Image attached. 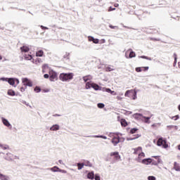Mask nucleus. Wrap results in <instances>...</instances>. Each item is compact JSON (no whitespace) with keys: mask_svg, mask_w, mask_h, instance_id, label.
Wrapping results in <instances>:
<instances>
[{"mask_svg":"<svg viewBox=\"0 0 180 180\" xmlns=\"http://www.w3.org/2000/svg\"><path fill=\"white\" fill-rule=\"evenodd\" d=\"M153 158H155V160H158V162H155L154 159L147 158L143 159L141 162L142 164H144V165H150V164L151 163L152 165H158V164H162V160L160 158V156H153Z\"/></svg>","mask_w":180,"mask_h":180,"instance_id":"obj_1","label":"nucleus"},{"mask_svg":"<svg viewBox=\"0 0 180 180\" xmlns=\"http://www.w3.org/2000/svg\"><path fill=\"white\" fill-rule=\"evenodd\" d=\"M134 154H136L138 155V158H136V161L138 162H142L143 158L146 157V154L143 153V148L141 147H138L134 149Z\"/></svg>","mask_w":180,"mask_h":180,"instance_id":"obj_2","label":"nucleus"},{"mask_svg":"<svg viewBox=\"0 0 180 180\" xmlns=\"http://www.w3.org/2000/svg\"><path fill=\"white\" fill-rule=\"evenodd\" d=\"M74 78V73H61L59 79L63 82H68Z\"/></svg>","mask_w":180,"mask_h":180,"instance_id":"obj_3","label":"nucleus"},{"mask_svg":"<svg viewBox=\"0 0 180 180\" xmlns=\"http://www.w3.org/2000/svg\"><path fill=\"white\" fill-rule=\"evenodd\" d=\"M49 74V81H51V82H56V81L58 79L57 72H56L54 70L50 69Z\"/></svg>","mask_w":180,"mask_h":180,"instance_id":"obj_4","label":"nucleus"},{"mask_svg":"<svg viewBox=\"0 0 180 180\" xmlns=\"http://www.w3.org/2000/svg\"><path fill=\"white\" fill-rule=\"evenodd\" d=\"M91 88H94L95 91L102 89V87L99 86V85L91 82H87L86 84V89H91Z\"/></svg>","mask_w":180,"mask_h":180,"instance_id":"obj_5","label":"nucleus"},{"mask_svg":"<svg viewBox=\"0 0 180 180\" xmlns=\"http://www.w3.org/2000/svg\"><path fill=\"white\" fill-rule=\"evenodd\" d=\"M158 146L159 147H162L163 148H168V144H167V141L160 138L158 141Z\"/></svg>","mask_w":180,"mask_h":180,"instance_id":"obj_6","label":"nucleus"},{"mask_svg":"<svg viewBox=\"0 0 180 180\" xmlns=\"http://www.w3.org/2000/svg\"><path fill=\"white\" fill-rule=\"evenodd\" d=\"M22 82L25 86H30V87L33 86V83L28 78H26V77L22 78Z\"/></svg>","mask_w":180,"mask_h":180,"instance_id":"obj_7","label":"nucleus"},{"mask_svg":"<svg viewBox=\"0 0 180 180\" xmlns=\"http://www.w3.org/2000/svg\"><path fill=\"white\" fill-rule=\"evenodd\" d=\"M125 57H126V58H133L136 57V53H134V51H131V49H129L125 53Z\"/></svg>","mask_w":180,"mask_h":180,"instance_id":"obj_8","label":"nucleus"},{"mask_svg":"<svg viewBox=\"0 0 180 180\" xmlns=\"http://www.w3.org/2000/svg\"><path fill=\"white\" fill-rule=\"evenodd\" d=\"M6 159L8 160V161H14V160H19V157L14 155L12 153H7Z\"/></svg>","mask_w":180,"mask_h":180,"instance_id":"obj_9","label":"nucleus"},{"mask_svg":"<svg viewBox=\"0 0 180 180\" xmlns=\"http://www.w3.org/2000/svg\"><path fill=\"white\" fill-rule=\"evenodd\" d=\"M110 157H114V160H115V161H119L121 158L120 155H119V152H112L110 153Z\"/></svg>","mask_w":180,"mask_h":180,"instance_id":"obj_10","label":"nucleus"},{"mask_svg":"<svg viewBox=\"0 0 180 180\" xmlns=\"http://www.w3.org/2000/svg\"><path fill=\"white\" fill-rule=\"evenodd\" d=\"M1 122L3 124L6 126V127H12V124H11V122H9V121L7 119L1 117Z\"/></svg>","mask_w":180,"mask_h":180,"instance_id":"obj_11","label":"nucleus"},{"mask_svg":"<svg viewBox=\"0 0 180 180\" xmlns=\"http://www.w3.org/2000/svg\"><path fill=\"white\" fill-rule=\"evenodd\" d=\"M132 116H133V118L136 119V120H143V119L144 117V116H143L140 113L134 114Z\"/></svg>","mask_w":180,"mask_h":180,"instance_id":"obj_12","label":"nucleus"},{"mask_svg":"<svg viewBox=\"0 0 180 180\" xmlns=\"http://www.w3.org/2000/svg\"><path fill=\"white\" fill-rule=\"evenodd\" d=\"M7 82L12 86H14V88H16V85L15 84V78H8Z\"/></svg>","mask_w":180,"mask_h":180,"instance_id":"obj_13","label":"nucleus"},{"mask_svg":"<svg viewBox=\"0 0 180 180\" xmlns=\"http://www.w3.org/2000/svg\"><path fill=\"white\" fill-rule=\"evenodd\" d=\"M51 131H57L60 130V125L58 124H53L52 127L50 128Z\"/></svg>","mask_w":180,"mask_h":180,"instance_id":"obj_14","label":"nucleus"},{"mask_svg":"<svg viewBox=\"0 0 180 180\" xmlns=\"http://www.w3.org/2000/svg\"><path fill=\"white\" fill-rule=\"evenodd\" d=\"M112 143L113 146H117V144H119V143H120V139H119V138H117V137H114L112 139Z\"/></svg>","mask_w":180,"mask_h":180,"instance_id":"obj_15","label":"nucleus"},{"mask_svg":"<svg viewBox=\"0 0 180 180\" xmlns=\"http://www.w3.org/2000/svg\"><path fill=\"white\" fill-rule=\"evenodd\" d=\"M131 95V96H132L133 101H136V99H137V91L136 90L132 89V93Z\"/></svg>","mask_w":180,"mask_h":180,"instance_id":"obj_16","label":"nucleus"},{"mask_svg":"<svg viewBox=\"0 0 180 180\" xmlns=\"http://www.w3.org/2000/svg\"><path fill=\"white\" fill-rule=\"evenodd\" d=\"M0 179L1 180H11V177H9V176L4 175L0 173Z\"/></svg>","mask_w":180,"mask_h":180,"instance_id":"obj_17","label":"nucleus"},{"mask_svg":"<svg viewBox=\"0 0 180 180\" xmlns=\"http://www.w3.org/2000/svg\"><path fill=\"white\" fill-rule=\"evenodd\" d=\"M20 50L22 53H27L30 49H29V46H23L22 47L20 48Z\"/></svg>","mask_w":180,"mask_h":180,"instance_id":"obj_18","label":"nucleus"},{"mask_svg":"<svg viewBox=\"0 0 180 180\" xmlns=\"http://www.w3.org/2000/svg\"><path fill=\"white\" fill-rule=\"evenodd\" d=\"M88 179H95V174H94V172H89L87 174Z\"/></svg>","mask_w":180,"mask_h":180,"instance_id":"obj_19","label":"nucleus"},{"mask_svg":"<svg viewBox=\"0 0 180 180\" xmlns=\"http://www.w3.org/2000/svg\"><path fill=\"white\" fill-rule=\"evenodd\" d=\"M7 94L9 96H15V95H16V93L15 92V91H13L12 89H8L7 91Z\"/></svg>","mask_w":180,"mask_h":180,"instance_id":"obj_20","label":"nucleus"},{"mask_svg":"<svg viewBox=\"0 0 180 180\" xmlns=\"http://www.w3.org/2000/svg\"><path fill=\"white\" fill-rule=\"evenodd\" d=\"M133 92V89L128 90L125 92L124 96L127 98H131V93Z\"/></svg>","mask_w":180,"mask_h":180,"instance_id":"obj_21","label":"nucleus"},{"mask_svg":"<svg viewBox=\"0 0 180 180\" xmlns=\"http://www.w3.org/2000/svg\"><path fill=\"white\" fill-rule=\"evenodd\" d=\"M50 171L52 172H60V168L57 166H54L53 167L50 169Z\"/></svg>","mask_w":180,"mask_h":180,"instance_id":"obj_22","label":"nucleus"},{"mask_svg":"<svg viewBox=\"0 0 180 180\" xmlns=\"http://www.w3.org/2000/svg\"><path fill=\"white\" fill-rule=\"evenodd\" d=\"M83 79L84 82H88V81H91V79H92V76L91 75L85 76L83 77Z\"/></svg>","mask_w":180,"mask_h":180,"instance_id":"obj_23","label":"nucleus"},{"mask_svg":"<svg viewBox=\"0 0 180 180\" xmlns=\"http://www.w3.org/2000/svg\"><path fill=\"white\" fill-rule=\"evenodd\" d=\"M174 168L175 171L180 172V166L178 165V163H176V162H174Z\"/></svg>","mask_w":180,"mask_h":180,"instance_id":"obj_24","label":"nucleus"},{"mask_svg":"<svg viewBox=\"0 0 180 180\" xmlns=\"http://www.w3.org/2000/svg\"><path fill=\"white\" fill-rule=\"evenodd\" d=\"M44 54V52H43L42 50H39L37 52L36 56L37 57H43Z\"/></svg>","mask_w":180,"mask_h":180,"instance_id":"obj_25","label":"nucleus"},{"mask_svg":"<svg viewBox=\"0 0 180 180\" xmlns=\"http://www.w3.org/2000/svg\"><path fill=\"white\" fill-rule=\"evenodd\" d=\"M123 93H120L117 96H116V99L117 101H123Z\"/></svg>","mask_w":180,"mask_h":180,"instance_id":"obj_26","label":"nucleus"},{"mask_svg":"<svg viewBox=\"0 0 180 180\" xmlns=\"http://www.w3.org/2000/svg\"><path fill=\"white\" fill-rule=\"evenodd\" d=\"M160 126H161V123L160 122H158V123H154L151 125V127H153V129H158V127H160Z\"/></svg>","mask_w":180,"mask_h":180,"instance_id":"obj_27","label":"nucleus"},{"mask_svg":"<svg viewBox=\"0 0 180 180\" xmlns=\"http://www.w3.org/2000/svg\"><path fill=\"white\" fill-rule=\"evenodd\" d=\"M0 148H2V150H8L9 146L8 145H4L2 143H0Z\"/></svg>","mask_w":180,"mask_h":180,"instance_id":"obj_28","label":"nucleus"},{"mask_svg":"<svg viewBox=\"0 0 180 180\" xmlns=\"http://www.w3.org/2000/svg\"><path fill=\"white\" fill-rule=\"evenodd\" d=\"M99 91H102L103 92H107L108 94L109 92H110V89L101 87V89H100Z\"/></svg>","mask_w":180,"mask_h":180,"instance_id":"obj_29","label":"nucleus"},{"mask_svg":"<svg viewBox=\"0 0 180 180\" xmlns=\"http://www.w3.org/2000/svg\"><path fill=\"white\" fill-rule=\"evenodd\" d=\"M84 163H77V169L81 170L84 168Z\"/></svg>","mask_w":180,"mask_h":180,"instance_id":"obj_30","label":"nucleus"},{"mask_svg":"<svg viewBox=\"0 0 180 180\" xmlns=\"http://www.w3.org/2000/svg\"><path fill=\"white\" fill-rule=\"evenodd\" d=\"M106 71L110 72V71H113L115 70V68H113V66H107L105 68Z\"/></svg>","mask_w":180,"mask_h":180,"instance_id":"obj_31","label":"nucleus"},{"mask_svg":"<svg viewBox=\"0 0 180 180\" xmlns=\"http://www.w3.org/2000/svg\"><path fill=\"white\" fill-rule=\"evenodd\" d=\"M143 119H145V123H148L149 124L150 120L151 119V117H144Z\"/></svg>","mask_w":180,"mask_h":180,"instance_id":"obj_32","label":"nucleus"},{"mask_svg":"<svg viewBox=\"0 0 180 180\" xmlns=\"http://www.w3.org/2000/svg\"><path fill=\"white\" fill-rule=\"evenodd\" d=\"M121 125L123 126L124 127H126V126H127V122H126L125 120H121Z\"/></svg>","mask_w":180,"mask_h":180,"instance_id":"obj_33","label":"nucleus"},{"mask_svg":"<svg viewBox=\"0 0 180 180\" xmlns=\"http://www.w3.org/2000/svg\"><path fill=\"white\" fill-rule=\"evenodd\" d=\"M24 57L25 60H32L33 58V57H32L31 55H25Z\"/></svg>","mask_w":180,"mask_h":180,"instance_id":"obj_34","label":"nucleus"},{"mask_svg":"<svg viewBox=\"0 0 180 180\" xmlns=\"http://www.w3.org/2000/svg\"><path fill=\"white\" fill-rule=\"evenodd\" d=\"M98 108H99V109H103V108H105V104L102 103H99L97 104Z\"/></svg>","mask_w":180,"mask_h":180,"instance_id":"obj_35","label":"nucleus"},{"mask_svg":"<svg viewBox=\"0 0 180 180\" xmlns=\"http://www.w3.org/2000/svg\"><path fill=\"white\" fill-rule=\"evenodd\" d=\"M34 91L35 92H37V94H39V92H41V89H40V87H39V86H36V87L34 88Z\"/></svg>","mask_w":180,"mask_h":180,"instance_id":"obj_36","label":"nucleus"},{"mask_svg":"<svg viewBox=\"0 0 180 180\" xmlns=\"http://www.w3.org/2000/svg\"><path fill=\"white\" fill-rule=\"evenodd\" d=\"M139 58H144L145 60H148L149 61H151V58H148L146 56H139Z\"/></svg>","mask_w":180,"mask_h":180,"instance_id":"obj_37","label":"nucleus"},{"mask_svg":"<svg viewBox=\"0 0 180 180\" xmlns=\"http://www.w3.org/2000/svg\"><path fill=\"white\" fill-rule=\"evenodd\" d=\"M94 137H96V139H103L104 140H106V139H108V137L105 136H95Z\"/></svg>","mask_w":180,"mask_h":180,"instance_id":"obj_38","label":"nucleus"},{"mask_svg":"<svg viewBox=\"0 0 180 180\" xmlns=\"http://www.w3.org/2000/svg\"><path fill=\"white\" fill-rule=\"evenodd\" d=\"M148 180H157V179L154 176H148Z\"/></svg>","mask_w":180,"mask_h":180,"instance_id":"obj_39","label":"nucleus"},{"mask_svg":"<svg viewBox=\"0 0 180 180\" xmlns=\"http://www.w3.org/2000/svg\"><path fill=\"white\" fill-rule=\"evenodd\" d=\"M171 119L172 120H178V119H179V115H176V116L172 117Z\"/></svg>","mask_w":180,"mask_h":180,"instance_id":"obj_40","label":"nucleus"},{"mask_svg":"<svg viewBox=\"0 0 180 180\" xmlns=\"http://www.w3.org/2000/svg\"><path fill=\"white\" fill-rule=\"evenodd\" d=\"M135 70L136 72H141V71H143V68H136Z\"/></svg>","mask_w":180,"mask_h":180,"instance_id":"obj_41","label":"nucleus"},{"mask_svg":"<svg viewBox=\"0 0 180 180\" xmlns=\"http://www.w3.org/2000/svg\"><path fill=\"white\" fill-rule=\"evenodd\" d=\"M8 77H1V78H0V81H4L5 82H8Z\"/></svg>","mask_w":180,"mask_h":180,"instance_id":"obj_42","label":"nucleus"},{"mask_svg":"<svg viewBox=\"0 0 180 180\" xmlns=\"http://www.w3.org/2000/svg\"><path fill=\"white\" fill-rule=\"evenodd\" d=\"M108 94H111V95H117V93H116V91H111L110 89V91H108Z\"/></svg>","mask_w":180,"mask_h":180,"instance_id":"obj_43","label":"nucleus"},{"mask_svg":"<svg viewBox=\"0 0 180 180\" xmlns=\"http://www.w3.org/2000/svg\"><path fill=\"white\" fill-rule=\"evenodd\" d=\"M136 131H137V129L134 128V129H131L130 133L131 134H134V133H136Z\"/></svg>","mask_w":180,"mask_h":180,"instance_id":"obj_44","label":"nucleus"},{"mask_svg":"<svg viewBox=\"0 0 180 180\" xmlns=\"http://www.w3.org/2000/svg\"><path fill=\"white\" fill-rule=\"evenodd\" d=\"M42 68H43V72H46L44 70H46V68H49V65H46V64L44 65Z\"/></svg>","mask_w":180,"mask_h":180,"instance_id":"obj_45","label":"nucleus"},{"mask_svg":"<svg viewBox=\"0 0 180 180\" xmlns=\"http://www.w3.org/2000/svg\"><path fill=\"white\" fill-rule=\"evenodd\" d=\"M19 83H20L19 79L15 78V84L16 86H18V85H19Z\"/></svg>","mask_w":180,"mask_h":180,"instance_id":"obj_46","label":"nucleus"},{"mask_svg":"<svg viewBox=\"0 0 180 180\" xmlns=\"http://www.w3.org/2000/svg\"><path fill=\"white\" fill-rule=\"evenodd\" d=\"M93 42H94L95 44H98V43H99V39L94 38V39H93Z\"/></svg>","mask_w":180,"mask_h":180,"instance_id":"obj_47","label":"nucleus"},{"mask_svg":"<svg viewBox=\"0 0 180 180\" xmlns=\"http://www.w3.org/2000/svg\"><path fill=\"white\" fill-rule=\"evenodd\" d=\"M139 137H134V138H127V141H131V140H136Z\"/></svg>","mask_w":180,"mask_h":180,"instance_id":"obj_48","label":"nucleus"},{"mask_svg":"<svg viewBox=\"0 0 180 180\" xmlns=\"http://www.w3.org/2000/svg\"><path fill=\"white\" fill-rule=\"evenodd\" d=\"M59 172H61L62 174H67V170L59 169Z\"/></svg>","mask_w":180,"mask_h":180,"instance_id":"obj_49","label":"nucleus"},{"mask_svg":"<svg viewBox=\"0 0 180 180\" xmlns=\"http://www.w3.org/2000/svg\"><path fill=\"white\" fill-rule=\"evenodd\" d=\"M33 64H36L37 65H39L40 63L37 61V60H34V59L32 60Z\"/></svg>","mask_w":180,"mask_h":180,"instance_id":"obj_50","label":"nucleus"},{"mask_svg":"<svg viewBox=\"0 0 180 180\" xmlns=\"http://www.w3.org/2000/svg\"><path fill=\"white\" fill-rule=\"evenodd\" d=\"M44 77L46 79H48V78H50V75H49V74H45V75H44Z\"/></svg>","mask_w":180,"mask_h":180,"instance_id":"obj_51","label":"nucleus"},{"mask_svg":"<svg viewBox=\"0 0 180 180\" xmlns=\"http://www.w3.org/2000/svg\"><path fill=\"white\" fill-rule=\"evenodd\" d=\"M94 179H95V180H101V177L99 176H98V174L95 175Z\"/></svg>","mask_w":180,"mask_h":180,"instance_id":"obj_52","label":"nucleus"},{"mask_svg":"<svg viewBox=\"0 0 180 180\" xmlns=\"http://www.w3.org/2000/svg\"><path fill=\"white\" fill-rule=\"evenodd\" d=\"M148 67H142V71H148Z\"/></svg>","mask_w":180,"mask_h":180,"instance_id":"obj_53","label":"nucleus"},{"mask_svg":"<svg viewBox=\"0 0 180 180\" xmlns=\"http://www.w3.org/2000/svg\"><path fill=\"white\" fill-rule=\"evenodd\" d=\"M94 37H89V41H94Z\"/></svg>","mask_w":180,"mask_h":180,"instance_id":"obj_54","label":"nucleus"},{"mask_svg":"<svg viewBox=\"0 0 180 180\" xmlns=\"http://www.w3.org/2000/svg\"><path fill=\"white\" fill-rule=\"evenodd\" d=\"M40 27H41V29H46V30H49V27H44V26H43V25H41Z\"/></svg>","mask_w":180,"mask_h":180,"instance_id":"obj_55","label":"nucleus"},{"mask_svg":"<svg viewBox=\"0 0 180 180\" xmlns=\"http://www.w3.org/2000/svg\"><path fill=\"white\" fill-rule=\"evenodd\" d=\"M20 92H25V89L24 87H21V88L20 89Z\"/></svg>","mask_w":180,"mask_h":180,"instance_id":"obj_56","label":"nucleus"},{"mask_svg":"<svg viewBox=\"0 0 180 180\" xmlns=\"http://www.w3.org/2000/svg\"><path fill=\"white\" fill-rule=\"evenodd\" d=\"M116 8H112V7H110V9L108 10L109 12L112 11H115Z\"/></svg>","mask_w":180,"mask_h":180,"instance_id":"obj_57","label":"nucleus"},{"mask_svg":"<svg viewBox=\"0 0 180 180\" xmlns=\"http://www.w3.org/2000/svg\"><path fill=\"white\" fill-rule=\"evenodd\" d=\"M174 64H176V54H174Z\"/></svg>","mask_w":180,"mask_h":180,"instance_id":"obj_58","label":"nucleus"},{"mask_svg":"<svg viewBox=\"0 0 180 180\" xmlns=\"http://www.w3.org/2000/svg\"><path fill=\"white\" fill-rule=\"evenodd\" d=\"M58 162H59V164H61L62 165H64V162H63L62 160H59Z\"/></svg>","mask_w":180,"mask_h":180,"instance_id":"obj_59","label":"nucleus"},{"mask_svg":"<svg viewBox=\"0 0 180 180\" xmlns=\"http://www.w3.org/2000/svg\"><path fill=\"white\" fill-rule=\"evenodd\" d=\"M68 56H70V53H66L65 55L64 56V58L68 57Z\"/></svg>","mask_w":180,"mask_h":180,"instance_id":"obj_60","label":"nucleus"},{"mask_svg":"<svg viewBox=\"0 0 180 180\" xmlns=\"http://www.w3.org/2000/svg\"><path fill=\"white\" fill-rule=\"evenodd\" d=\"M37 60L38 61V63L40 64V63H41V59H37Z\"/></svg>","mask_w":180,"mask_h":180,"instance_id":"obj_61","label":"nucleus"},{"mask_svg":"<svg viewBox=\"0 0 180 180\" xmlns=\"http://www.w3.org/2000/svg\"><path fill=\"white\" fill-rule=\"evenodd\" d=\"M114 6H115V8H117V6H119V4H115L114 5Z\"/></svg>","mask_w":180,"mask_h":180,"instance_id":"obj_62","label":"nucleus"},{"mask_svg":"<svg viewBox=\"0 0 180 180\" xmlns=\"http://www.w3.org/2000/svg\"><path fill=\"white\" fill-rule=\"evenodd\" d=\"M177 148H178V150H179V151H180V145H179V146H177Z\"/></svg>","mask_w":180,"mask_h":180,"instance_id":"obj_63","label":"nucleus"},{"mask_svg":"<svg viewBox=\"0 0 180 180\" xmlns=\"http://www.w3.org/2000/svg\"><path fill=\"white\" fill-rule=\"evenodd\" d=\"M178 109L180 111V105L178 106Z\"/></svg>","mask_w":180,"mask_h":180,"instance_id":"obj_64","label":"nucleus"}]
</instances>
